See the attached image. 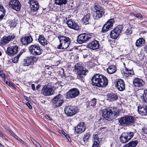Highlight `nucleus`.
Wrapping results in <instances>:
<instances>
[{
    "label": "nucleus",
    "mask_w": 147,
    "mask_h": 147,
    "mask_svg": "<svg viewBox=\"0 0 147 147\" xmlns=\"http://www.w3.org/2000/svg\"><path fill=\"white\" fill-rule=\"evenodd\" d=\"M92 84L99 87L106 86L108 84V80L105 76L100 74H96L91 79Z\"/></svg>",
    "instance_id": "f257e3e1"
},
{
    "label": "nucleus",
    "mask_w": 147,
    "mask_h": 147,
    "mask_svg": "<svg viewBox=\"0 0 147 147\" xmlns=\"http://www.w3.org/2000/svg\"><path fill=\"white\" fill-rule=\"evenodd\" d=\"M119 113L110 108H106L102 111V115L106 119L111 121L115 119Z\"/></svg>",
    "instance_id": "f03ea898"
},
{
    "label": "nucleus",
    "mask_w": 147,
    "mask_h": 147,
    "mask_svg": "<svg viewBox=\"0 0 147 147\" xmlns=\"http://www.w3.org/2000/svg\"><path fill=\"white\" fill-rule=\"evenodd\" d=\"M60 44L57 48L59 49H66L69 46L70 43L69 38L67 37L61 35L58 36Z\"/></svg>",
    "instance_id": "7ed1b4c3"
},
{
    "label": "nucleus",
    "mask_w": 147,
    "mask_h": 147,
    "mask_svg": "<svg viewBox=\"0 0 147 147\" xmlns=\"http://www.w3.org/2000/svg\"><path fill=\"white\" fill-rule=\"evenodd\" d=\"M75 69L77 70V77L80 80H83L86 75V73L88 71V70L83 67L79 64H77L75 65Z\"/></svg>",
    "instance_id": "20e7f679"
},
{
    "label": "nucleus",
    "mask_w": 147,
    "mask_h": 147,
    "mask_svg": "<svg viewBox=\"0 0 147 147\" xmlns=\"http://www.w3.org/2000/svg\"><path fill=\"white\" fill-rule=\"evenodd\" d=\"M38 57L34 56L26 57L22 63V65L24 66H29L33 65L38 61Z\"/></svg>",
    "instance_id": "39448f33"
},
{
    "label": "nucleus",
    "mask_w": 147,
    "mask_h": 147,
    "mask_svg": "<svg viewBox=\"0 0 147 147\" xmlns=\"http://www.w3.org/2000/svg\"><path fill=\"white\" fill-rule=\"evenodd\" d=\"M54 88L51 86L45 85L43 87L41 90V93L46 96H49L54 93Z\"/></svg>",
    "instance_id": "423d86ee"
},
{
    "label": "nucleus",
    "mask_w": 147,
    "mask_h": 147,
    "mask_svg": "<svg viewBox=\"0 0 147 147\" xmlns=\"http://www.w3.org/2000/svg\"><path fill=\"white\" fill-rule=\"evenodd\" d=\"M122 26L119 25L115 27L110 33L111 37L113 39H115L120 34L123 29Z\"/></svg>",
    "instance_id": "0eeeda50"
},
{
    "label": "nucleus",
    "mask_w": 147,
    "mask_h": 147,
    "mask_svg": "<svg viewBox=\"0 0 147 147\" xmlns=\"http://www.w3.org/2000/svg\"><path fill=\"white\" fill-rule=\"evenodd\" d=\"M8 6L10 9L18 11L20 10L21 4L18 0H11L9 3Z\"/></svg>",
    "instance_id": "6e6552de"
},
{
    "label": "nucleus",
    "mask_w": 147,
    "mask_h": 147,
    "mask_svg": "<svg viewBox=\"0 0 147 147\" xmlns=\"http://www.w3.org/2000/svg\"><path fill=\"white\" fill-rule=\"evenodd\" d=\"M16 36V35L14 34H11L7 36H4L0 41V45L1 46L5 45L14 39Z\"/></svg>",
    "instance_id": "1a4fd4ad"
},
{
    "label": "nucleus",
    "mask_w": 147,
    "mask_h": 147,
    "mask_svg": "<svg viewBox=\"0 0 147 147\" xmlns=\"http://www.w3.org/2000/svg\"><path fill=\"white\" fill-rule=\"evenodd\" d=\"M134 134V133L132 132H124L120 137V141L123 143H125L133 137Z\"/></svg>",
    "instance_id": "9d476101"
},
{
    "label": "nucleus",
    "mask_w": 147,
    "mask_h": 147,
    "mask_svg": "<svg viewBox=\"0 0 147 147\" xmlns=\"http://www.w3.org/2000/svg\"><path fill=\"white\" fill-rule=\"evenodd\" d=\"M78 110L74 106H69L65 108L64 111L68 116H71L75 115L78 112Z\"/></svg>",
    "instance_id": "9b49d317"
},
{
    "label": "nucleus",
    "mask_w": 147,
    "mask_h": 147,
    "mask_svg": "<svg viewBox=\"0 0 147 147\" xmlns=\"http://www.w3.org/2000/svg\"><path fill=\"white\" fill-rule=\"evenodd\" d=\"M93 36L92 33H84L79 35L77 41L79 43H82L90 39Z\"/></svg>",
    "instance_id": "f8f14e48"
},
{
    "label": "nucleus",
    "mask_w": 147,
    "mask_h": 147,
    "mask_svg": "<svg viewBox=\"0 0 147 147\" xmlns=\"http://www.w3.org/2000/svg\"><path fill=\"white\" fill-rule=\"evenodd\" d=\"M29 50L30 53L34 55H38L42 53V50L38 45H32L29 47Z\"/></svg>",
    "instance_id": "ddd939ff"
},
{
    "label": "nucleus",
    "mask_w": 147,
    "mask_h": 147,
    "mask_svg": "<svg viewBox=\"0 0 147 147\" xmlns=\"http://www.w3.org/2000/svg\"><path fill=\"white\" fill-rule=\"evenodd\" d=\"M80 92L78 89L76 88L71 89L66 93V97L68 99L74 98L78 96Z\"/></svg>",
    "instance_id": "4468645a"
},
{
    "label": "nucleus",
    "mask_w": 147,
    "mask_h": 147,
    "mask_svg": "<svg viewBox=\"0 0 147 147\" xmlns=\"http://www.w3.org/2000/svg\"><path fill=\"white\" fill-rule=\"evenodd\" d=\"M134 121V118L131 116H126L120 118L119 123L122 125H128Z\"/></svg>",
    "instance_id": "2eb2a0df"
},
{
    "label": "nucleus",
    "mask_w": 147,
    "mask_h": 147,
    "mask_svg": "<svg viewBox=\"0 0 147 147\" xmlns=\"http://www.w3.org/2000/svg\"><path fill=\"white\" fill-rule=\"evenodd\" d=\"M52 102L53 105L56 107L61 106L63 102L62 95L61 94H58L55 96L53 99Z\"/></svg>",
    "instance_id": "dca6fc26"
},
{
    "label": "nucleus",
    "mask_w": 147,
    "mask_h": 147,
    "mask_svg": "<svg viewBox=\"0 0 147 147\" xmlns=\"http://www.w3.org/2000/svg\"><path fill=\"white\" fill-rule=\"evenodd\" d=\"M94 8L96 10V19H98L102 17L105 12L103 8L96 4H95Z\"/></svg>",
    "instance_id": "f3484780"
},
{
    "label": "nucleus",
    "mask_w": 147,
    "mask_h": 147,
    "mask_svg": "<svg viewBox=\"0 0 147 147\" xmlns=\"http://www.w3.org/2000/svg\"><path fill=\"white\" fill-rule=\"evenodd\" d=\"M114 22V19H111L108 20L106 23L103 26L102 29V32L105 33L111 29L113 26Z\"/></svg>",
    "instance_id": "a211bd4d"
},
{
    "label": "nucleus",
    "mask_w": 147,
    "mask_h": 147,
    "mask_svg": "<svg viewBox=\"0 0 147 147\" xmlns=\"http://www.w3.org/2000/svg\"><path fill=\"white\" fill-rule=\"evenodd\" d=\"M144 105H139L138 107V111L139 113L142 115H147V100H144Z\"/></svg>",
    "instance_id": "6ab92c4d"
},
{
    "label": "nucleus",
    "mask_w": 147,
    "mask_h": 147,
    "mask_svg": "<svg viewBox=\"0 0 147 147\" xmlns=\"http://www.w3.org/2000/svg\"><path fill=\"white\" fill-rule=\"evenodd\" d=\"M28 3L32 11H36L39 8V5L36 0H29Z\"/></svg>",
    "instance_id": "aec40b11"
},
{
    "label": "nucleus",
    "mask_w": 147,
    "mask_h": 147,
    "mask_svg": "<svg viewBox=\"0 0 147 147\" xmlns=\"http://www.w3.org/2000/svg\"><path fill=\"white\" fill-rule=\"evenodd\" d=\"M18 47L14 45L12 46H10L7 48L6 53L9 55L12 56L16 54L18 52Z\"/></svg>",
    "instance_id": "412c9836"
},
{
    "label": "nucleus",
    "mask_w": 147,
    "mask_h": 147,
    "mask_svg": "<svg viewBox=\"0 0 147 147\" xmlns=\"http://www.w3.org/2000/svg\"><path fill=\"white\" fill-rule=\"evenodd\" d=\"M115 86L120 91H123L125 89V84L123 80L119 79L115 82Z\"/></svg>",
    "instance_id": "4be33fe9"
},
{
    "label": "nucleus",
    "mask_w": 147,
    "mask_h": 147,
    "mask_svg": "<svg viewBox=\"0 0 147 147\" xmlns=\"http://www.w3.org/2000/svg\"><path fill=\"white\" fill-rule=\"evenodd\" d=\"M67 24L68 27L71 28L75 30H78L79 29L80 26L78 24L71 20H68Z\"/></svg>",
    "instance_id": "5701e85b"
},
{
    "label": "nucleus",
    "mask_w": 147,
    "mask_h": 147,
    "mask_svg": "<svg viewBox=\"0 0 147 147\" xmlns=\"http://www.w3.org/2000/svg\"><path fill=\"white\" fill-rule=\"evenodd\" d=\"M87 47L88 48L93 50L98 49L99 47V42L96 40H94L89 42Z\"/></svg>",
    "instance_id": "b1692460"
},
{
    "label": "nucleus",
    "mask_w": 147,
    "mask_h": 147,
    "mask_svg": "<svg viewBox=\"0 0 147 147\" xmlns=\"http://www.w3.org/2000/svg\"><path fill=\"white\" fill-rule=\"evenodd\" d=\"M85 125L84 122L80 123L78 124L77 126L75 128V130L76 133L80 134L85 130Z\"/></svg>",
    "instance_id": "393cba45"
},
{
    "label": "nucleus",
    "mask_w": 147,
    "mask_h": 147,
    "mask_svg": "<svg viewBox=\"0 0 147 147\" xmlns=\"http://www.w3.org/2000/svg\"><path fill=\"white\" fill-rule=\"evenodd\" d=\"M122 74L124 78H127L131 77L134 73L133 69H129L126 67L125 71L122 72Z\"/></svg>",
    "instance_id": "a878e982"
},
{
    "label": "nucleus",
    "mask_w": 147,
    "mask_h": 147,
    "mask_svg": "<svg viewBox=\"0 0 147 147\" xmlns=\"http://www.w3.org/2000/svg\"><path fill=\"white\" fill-rule=\"evenodd\" d=\"M32 40V38L30 36H25L21 39V41L23 45H26L30 43Z\"/></svg>",
    "instance_id": "bb28decb"
},
{
    "label": "nucleus",
    "mask_w": 147,
    "mask_h": 147,
    "mask_svg": "<svg viewBox=\"0 0 147 147\" xmlns=\"http://www.w3.org/2000/svg\"><path fill=\"white\" fill-rule=\"evenodd\" d=\"M134 86L136 87H141L145 84V82L142 79L138 78H136L133 81Z\"/></svg>",
    "instance_id": "cd10ccee"
},
{
    "label": "nucleus",
    "mask_w": 147,
    "mask_h": 147,
    "mask_svg": "<svg viewBox=\"0 0 147 147\" xmlns=\"http://www.w3.org/2000/svg\"><path fill=\"white\" fill-rule=\"evenodd\" d=\"M93 144L92 147H100L99 143L100 139L98 137V135L96 134L93 135Z\"/></svg>",
    "instance_id": "c85d7f7f"
},
{
    "label": "nucleus",
    "mask_w": 147,
    "mask_h": 147,
    "mask_svg": "<svg viewBox=\"0 0 147 147\" xmlns=\"http://www.w3.org/2000/svg\"><path fill=\"white\" fill-rule=\"evenodd\" d=\"M118 96L116 94H109L107 95V100L109 101H114L118 99Z\"/></svg>",
    "instance_id": "c756f323"
},
{
    "label": "nucleus",
    "mask_w": 147,
    "mask_h": 147,
    "mask_svg": "<svg viewBox=\"0 0 147 147\" xmlns=\"http://www.w3.org/2000/svg\"><path fill=\"white\" fill-rule=\"evenodd\" d=\"M145 42V40L144 38H140L137 40L135 45L137 47H141L144 45Z\"/></svg>",
    "instance_id": "7c9ffc66"
},
{
    "label": "nucleus",
    "mask_w": 147,
    "mask_h": 147,
    "mask_svg": "<svg viewBox=\"0 0 147 147\" xmlns=\"http://www.w3.org/2000/svg\"><path fill=\"white\" fill-rule=\"evenodd\" d=\"M38 40L39 43L43 45L47 44V40L43 35H40L38 37Z\"/></svg>",
    "instance_id": "2f4dec72"
},
{
    "label": "nucleus",
    "mask_w": 147,
    "mask_h": 147,
    "mask_svg": "<svg viewBox=\"0 0 147 147\" xmlns=\"http://www.w3.org/2000/svg\"><path fill=\"white\" fill-rule=\"evenodd\" d=\"M116 70V67L113 65L110 66L107 69V71L109 74L114 73Z\"/></svg>",
    "instance_id": "473e14b6"
},
{
    "label": "nucleus",
    "mask_w": 147,
    "mask_h": 147,
    "mask_svg": "<svg viewBox=\"0 0 147 147\" xmlns=\"http://www.w3.org/2000/svg\"><path fill=\"white\" fill-rule=\"evenodd\" d=\"M138 142L137 140L132 141L128 144L125 145L123 147H135L137 144Z\"/></svg>",
    "instance_id": "72a5a7b5"
},
{
    "label": "nucleus",
    "mask_w": 147,
    "mask_h": 147,
    "mask_svg": "<svg viewBox=\"0 0 147 147\" xmlns=\"http://www.w3.org/2000/svg\"><path fill=\"white\" fill-rule=\"evenodd\" d=\"M90 13H88L85 15L83 18H82V21L84 23H86V24L88 23V22L90 18Z\"/></svg>",
    "instance_id": "f704fd0d"
},
{
    "label": "nucleus",
    "mask_w": 147,
    "mask_h": 147,
    "mask_svg": "<svg viewBox=\"0 0 147 147\" xmlns=\"http://www.w3.org/2000/svg\"><path fill=\"white\" fill-rule=\"evenodd\" d=\"M5 11L4 7L0 5V20L2 19L5 15Z\"/></svg>",
    "instance_id": "c9c22d12"
},
{
    "label": "nucleus",
    "mask_w": 147,
    "mask_h": 147,
    "mask_svg": "<svg viewBox=\"0 0 147 147\" xmlns=\"http://www.w3.org/2000/svg\"><path fill=\"white\" fill-rule=\"evenodd\" d=\"M67 3V0H55V3L57 5H59L66 4Z\"/></svg>",
    "instance_id": "e433bc0d"
},
{
    "label": "nucleus",
    "mask_w": 147,
    "mask_h": 147,
    "mask_svg": "<svg viewBox=\"0 0 147 147\" xmlns=\"http://www.w3.org/2000/svg\"><path fill=\"white\" fill-rule=\"evenodd\" d=\"M96 99L95 98H94L89 102V105L90 106H94L96 105Z\"/></svg>",
    "instance_id": "4c0bfd02"
},
{
    "label": "nucleus",
    "mask_w": 147,
    "mask_h": 147,
    "mask_svg": "<svg viewBox=\"0 0 147 147\" xmlns=\"http://www.w3.org/2000/svg\"><path fill=\"white\" fill-rule=\"evenodd\" d=\"M90 135L89 133H87L85 134L83 138V140L84 142H87L89 139Z\"/></svg>",
    "instance_id": "58836bf2"
},
{
    "label": "nucleus",
    "mask_w": 147,
    "mask_h": 147,
    "mask_svg": "<svg viewBox=\"0 0 147 147\" xmlns=\"http://www.w3.org/2000/svg\"><path fill=\"white\" fill-rule=\"evenodd\" d=\"M17 24L16 21L15 19L13 20L10 22V26L11 27H14Z\"/></svg>",
    "instance_id": "ea45409f"
},
{
    "label": "nucleus",
    "mask_w": 147,
    "mask_h": 147,
    "mask_svg": "<svg viewBox=\"0 0 147 147\" xmlns=\"http://www.w3.org/2000/svg\"><path fill=\"white\" fill-rule=\"evenodd\" d=\"M147 95V89L144 90V94L143 96L144 100H147V97H146V95Z\"/></svg>",
    "instance_id": "a19ab883"
},
{
    "label": "nucleus",
    "mask_w": 147,
    "mask_h": 147,
    "mask_svg": "<svg viewBox=\"0 0 147 147\" xmlns=\"http://www.w3.org/2000/svg\"><path fill=\"white\" fill-rule=\"evenodd\" d=\"M125 33L127 35H130L132 33V31L131 28L127 29L126 30Z\"/></svg>",
    "instance_id": "79ce46f5"
},
{
    "label": "nucleus",
    "mask_w": 147,
    "mask_h": 147,
    "mask_svg": "<svg viewBox=\"0 0 147 147\" xmlns=\"http://www.w3.org/2000/svg\"><path fill=\"white\" fill-rule=\"evenodd\" d=\"M134 16L138 18H140L142 19V15L140 13H135V15H134Z\"/></svg>",
    "instance_id": "37998d69"
},
{
    "label": "nucleus",
    "mask_w": 147,
    "mask_h": 147,
    "mask_svg": "<svg viewBox=\"0 0 147 147\" xmlns=\"http://www.w3.org/2000/svg\"><path fill=\"white\" fill-rule=\"evenodd\" d=\"M19 58L17 56L14 58L12 59V61L14 63H16L18 62Z\"/></svg>",
    "instance_id": "c03bdc74"
},
{
    "label": "nucleus",
    "mask_w": 147,
    "mask_h": 147,
    "mask_svg": "<svg viewBox=\"0 0 147 147\" xmlns=\"http://www.w3.org/2000/svg\"><path fill=\"white\" fill-rule=\"evenodd\" d=\"M143 133L147 134V128H145L142 129Z\"/></svg>",
    "instance_id": "a18cd8bd"
},
{
    "label": "nucleus",
    "mask_w": 147,
    "mask_h": 147,
    "mask_svg": "<svg viewBox=\"0 0 147 147\" xmlns=\"http://www.w3.org/2000/svg\"><path fill=\"white\" fill-rule=\"evenodd\" d=\"M30 139H31V141L33 143L34 145L37 146V144H36L37 143V142H36V141L34 140V139L33 138H31Z\"/></svg>",
    "instance_id": "49530a36"
},
{
    "label": "nucleus",
    "mask_w": 147,
    "mask_h": 147,
    "mask_svg": "<svg viewBox=\"0 0 147 147\" xmlns=\"http://www.w3.org/2000/svg\"><path fill=\"white\" fill-rule=\"evenodd\" d=\"M26 105L29 107L30 109H31L32 108V107L30 104L28 102L26 103Z\"/></svg>",
    "instance_id": "de8ad7c7"
},
{
    "label": "nucleus",
    "mask_w": 147,
    "mask_h": 147,
    "mask_svg": "<svg viewBox=\"0 0 147 147\" xmlns=\"http://www.w3.org/2000/svg\"><path fill=\"white\" fill-rule=\"evenodd\" d=\"M0 76L2 77L3 78H5V74L3 72H0Z\"/></svg>",
    "instance_id": "09e8293b"
},
{
    "label": "nucleus",
    "mask_w": 147,
    "mask_h": 147,
    "mask_svg": "<svg viewBox=\"0 0 147 147\" xmlns=\"http://www.w3.org/2000/svg\"><path fill=\"white\" fill-rule=\"evenodd\" d=\"M31 87L32 89L34 91L35 90V85L34 84H32L31 85Z\"/></svg>",
    "instance_id": "8fccbe9b"
},
{
    "label": "nucleus",
    "mask_w": 147,
    "mask_h": 147,
    "mask_svg": "<svg viewBox=\"0 0 147 147\" xmlns=\"http://www.w3.org/2000/svg\"><path fill=\"white\" fill-rule=\"evenodd\" d=\"M45 117L46 119H49V120H51V119L50 117L47 115H45Z\"/></svg>",
    "instance_id": "3c124183"
},
{
    "label": "nucleus",
    "mask_w": 147,
    "mask_h": 147,
    "mask_svg": "<svg viewBox=\"0 0 147 147\" xmlns=\"http://www.w3.org/2000/svg\"><path fill=\"white\" fill-rule=\"evenodd\" d=\"M17 140H18L22 144H23L24 143V142L21 139L19 138H18V139H17Z\"/></svg>",
    "instance_id": "603ef678"
},
{
    "label": "nucleus",
    "mask_w": 147,
    "mask_h": 147,
    "mask_svg": "<svg viewBox=\"0 0 147 147\" xmlns=\"http://www.w3.org/2000/svg\"><path fill=\"white\" fill-rule=\"evenodd\" d=\"M61 133L65 136H67V134L66 133H65L62 130L61 131Z\"/></svg>",
    "instance_id": "864d4df0"
},
{
    "label": "nucleus",
    "mask_w": 147,
    "mask_h": 147,
    "mask_svg": "<svg viewBox=\"0 0 147 147\" xmlns=\"http://www.w3.org/2000/svg\"><path fill=\"white\" fill-rule=\"evenodd\" d=\"M66 138L69 141L70 140H71V139L67 135V136H65Z\"/></svg>",
    "instance_id": "5fc2aeb1"
},
{
    "label": "nucleus",
    "mask_w": 147,
    "mask_h": 147,
    "mask_svg": "<svg viewBox=\"0 0 147 147\" xmlns=\"http://www.w3.org/2000/svg\"><path fill=\"white\" fill-rule=\"evenodd\" d=\"M22 53H20L17 56L19 58L22 55Z\"/></svg>",
    "instance_id": "6e6d98bb"
},
{
    "label": "nucleus",
    "mask_w": 147,
    "mask_h": 147,
    "mask_svg": "<svg viewBox=\"0 0 147 147\" xmlns=\"http://www.w3.org/2000/svg\"><path fill=\"white\" fill-rule=\"evenodd\" d=\"M40 86L39 84L37 86H36V89H38V88H39L40 87Z\"/></svg>",
    "instance_id": "4d7b16f0"
},
{
    "label": "nucleus",
    "mask_w": 147,
    "mask_h": 147,
    "mask_svg": "<svg viewBox=\"0 0 147 147\" xmlns=\"http://www.w3.org/2000/svg\"><path fill=\"white\" fill-rule=\"evenodd\" d=\"M131 15H133L134 16V15H135V13H131Z\"/></svg>",
    "instance_id": "13d9d810"
},
{
    "label": "nucleus",
    "mask_w": 147,
    "mask_h": 147,
    "mask_svg": "<svg viewBox=\"0 0 147 147\" xmlns=\"http://www.w3.org/2000/svg\"><path fill=\"white\" fill-rule=\"evenodd\" d=\"M3 147V145L0 143V147Z\"/></svg>",
    "instance_id": "bf43d9fd"
},
{
    "label": "nucleus",
    "mask_w": 147,
    "mask_h": 147,
    "mask_svg": "<svg viewBox=\"0 0 147 147\" xmlns=\"http://www.w3.org/2000/svg\"><path fill=\"white\" fill-rule=\"evenodd\" d=\"M0 136L3 138V136L2 134L0 133Z\"/></svg>",
    "instance_id": "052dcab7"
},
{
    "label": "nucleus",
    "mask_w": 147,
    "mask_h": 147,
    "mask_svg": "<svg viewBox=\"0 0 147 147\" xmlns=\"http://www.w3.org/2000/svg\"><path fill=\"white\" fill-rule=\"evenodd\" d=\"M86 57H87V55H84V58H86Z\"/></svg>",
    "instance_id": "680f3d73"
},
{
    "label": "nucleus",
    "mask_w": 147,
    "mask_h": 147,
    "mask_svg": "<svg viewBox=\"0 0 147 147\" xmlns=\"http://www.w3.org/2000/svg\"><path fill=\"white\" fill-rule=\"evenodd\" d=\"M1 55H2V53H1V51H0V56H1Z\"/></svg>",
    "instance_id": "e2e57ef3"
}]
</instances>
